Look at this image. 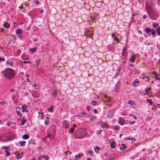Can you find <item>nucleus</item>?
<instances>
[{
	"instance_id": "13",
	"label": "nucleus",
	"mask_w": 160,
	"mask_h": 160,
	"mask_svg": "<svg viewBox=\"0 0 160 160\" xmlns=\"http://www.w3.org/2000/svg\"><path fill=\"white\" fill-rule=\"evenodd\" d=\"M15 154L16 155V158L17 159H19L21 158L22 157V155L20 156L19 152H16Z\"/></svg>"
},
{
	"instance_id": "21",
	"label": "nucleus",
	"mask_w": 160,
	"mask_h": 160,
	"mask_svg": "<svg viewBox=\"0 0 160 160\" xmlns=\"http://www.w3.org/2000/svg\"><path fill=\"white\" fill-rule=\"evenodd\" d=\"M144 30L147 34H148L151 32V29L149 28H147L144 29Z\"/></svg>"
},
{
	"instance_id": "12",
	"label": "nucleus",
	"mask_w": 160,
	"mask_h": 160,
	"mask_svg": "<svg viewBox=\"0 0 160 160\" xmlns=\"http://www.w3.org/2000/svg\"><path fill=\"white\" fill-rule=\"evenodd\" d=\"M135 56L134 54L132 55V57L130 59V60L132 62L134 63L135 62Z\"/></svg>"
},
{
	"instance_id": "10",
	"label": "nucleus",
	"mask_w": 160,
	"mask_h": 160,
	"mask_svg": "<svg viewBox=\"0 0 160 160\" xmlns=\"http://www.w3.org/2000/svg\"><path fill=\"white\" fill-rule=\"evenodd\" d=\"M98 15L97 13H95L93 14H92L91 16H90V18L93 21L95 19L97 18Z\"/></svg>"
},
{
	"instance_id": "54",
	"label": "nucleus",
	"mask_w": 160,
	"mask_h": 160,
	"mask_svg": "<svg viewBox=\"0 0 160 160\" xmlns=\"http://www.w3.org/2000/svg\"><path fill=\"white\" fill-rule=\"evenodd\" d=\"M0 61H5V59L3 58H2V57H0Z\"/></svg>"
},
{
	"instance_id": "37",
	"label": "nucleus",
	"mask_w": 160,
	"mask_h": 160,
	"mask_svg": "<svg viewBox=\"0 0 160 160\" xmlns=\"http://www.w3.org/2000/svg\"><path fill=\"white\" fill-rule=\"evenodd\" d=\"M42 158H44L46 160H48L49 159V157L48 156H46L45 155L41 156Z\"/></svg>"
},
{
	"instance_id": "43",
	"label": "nucleus",
	"mask_w": 160,
	"mask_h": 160,
	"mask_svg": "<svg viewBox=\"0 0 160 160\" xmlns=\"http://www.w3.org/2000/svg\"><path fill=\"white\" fill-rule=\"evenodd\" d=\"M91 103L93 105L95 106L97 104V102L94 100H92L91 101Z\"/></svg>"
},
{
	"instance_id": "30",
	"label": "nucleus",
	"mask_w": 160,
	"mask_h": 160,
	"mask_svg": "<svg viewBox=\"0 0 160 160\" xmlns=\"http://www.w3.org/2000/svg\"><path fill=\"white\" fill-rule=\"evenodd\" d=\"M2 148L4 149H5V150H10L9 149L10 148V147H8V146H5L3 147H2Z\"/></svg>"
},
{
	"instance_id": "64",
	"label": "nucleus",
	"mask_w": 160,
	"mask_h": 160,
	"mask_svg": "<svg viewBox=\"0 0 160 160\" xmlns=\"http://www.w3.org/2000/svg\"><path fill=\"white\" fill-rule=\"evenodd\" d=\"M138 33H139V34H142V32L140 30H139L138 31Z\"/></svg>"
},
{
	"instance_id": "29",
	"label": "nucleus",
	"mask_w": 160,
	"mask_h": 160,
	"mask_svg": "<svg viewBox=\"0 0 160 160\" xmlns=\"http://www.w3.org/2000/svg\"><path fill=\"white\" fill-rule=\"evenodd\" d=\"M100 148L98 146H96L95 148H94V151L95 152L97 153L98 152V151L99 150H100Z\"/></svg>"
},
{
	"instance_id": "27",
	"label": "nucleus",
	"mask_w": 160,
	"mask_h": 160,
	"mask_svg": "<svg viewBox=\"0 0 160 160\" xmlns=\"http://www.w3.org/2000/svg\"><path fill=\"white\" fill-rule=\"evenodd\" d=\"M36 48L35 47L34 48H30L29 50L31 52H36Z\"/></svg>"
},
{
	"instance_id": "2",
	"label": "nucleus",
	"mask_w": 160,
	"mask_h": 160,
	"mask_svg": "<svg viewBox=\"0 0 160 160\" xmlns=\"http://www.w3.org/2000/svg\"><path fill=\"white\" fill-rule=\"evenodd\" d=\"M157 10L156 9H152L150 14L148 13L149 17L152 20H155L157 18Z\"/></svg>"
},
{
	"instance_id": "47",
	"label": "nucleus",
	"mask_w": 160,
	"mask_h": 160,
	"mask_svg": "<svg viewBox=\"0 0 160 160\" xmlns=\"http://www.w3.org/2000/svg\"><path fill=\"white\" fill-rule=\"evenodd\" d=\"M17 113L19 117H22V114L21 113H20V112H17Z\"/></svg>"
},
{
	"instance_id": "58",
	"label": "nucleus",
	"mask_w": 160,
	"mask_h": 160,
	"mask_svg": "<svg viewBox=\"0 0 160 160\" xmlns=\"http://www.w3.org/2000/svg\"><path fill=\"white\" fill-rule=\"evenodd\" d=\"M90 108V107L89 106H87V109L88 110V111H90V110H89V108Z\"/></svg>"
},
{
	"instance_id": "25",
	"label": "nucleus",
	"mask_w": 160,
	"mask_h": 160,
	"mask_svg": "<svg viewBox=\"0 0 160 160\" xmlns=\"http://www.w3.org/2000/svg\"><path fill=\"white\" fill-rule=\"evenodd\" d=\"M6 63L7 64L10 65L11 66H12L13 65L12 62L9 60L6 61Z\"/></svg>"
},
{
	"instance_id": "14",
	"label": "nucleus",
	"mask_w": 160,
	"mask_h": 160,
	"mask_svg": "<svg viewBox=\"0 0 160 160\" xmlns=\"http://www.w3.org/2000/svg\"><path fill=\"white\" fill-rule=\"evenodd\" d=\"M83 155V153H79L78 154V155H76L75 156V158L77 160H78V158H80Z\"/></svg>"
},
{
	"instance_id": "42",
	"label": "nucleus",
	"mask_w": 160,
	"mask_h": 160,
	"mask_svg": "<svg viewBox=\"0 0 160 160\" xmlns=\"http://www.w3.org/2000/svg\"><path fill=\"white\" fill-rule=\"evenodd\" d=\"M21 110L20 108L19 107H18L16 108V112H19Z\"/></svg>"
},
{
	"instance_id": "18",
	"label": "nucleus",
	"mask_w": 160,
	"mask_h": 160,
	"mask_svg": "<svg viewBox=\"0 0 160 160\" xmlns=\"http://www.w3.org/2000/svg\"><path fill=\"white\" fill-rule=\"evenodd\" d=\"M10 26V24H9V23L7 22H5L4 24H3V26L6 28H8Z\"/></svg>"
},
{
	"instance_id": "33",
	"label": "nucleus",
	"mask_w": 160,
	"mask_h": 160,
	"mask_svg": "<svg viewBox=\"0 0 160 160\" xmlns=\"http://www.w3.org/2000/svg\"><path fill=\"white\" fill-rule=\"evenodd\" d=\"M86 113L85 112H82L81 113L79 114V115L80 117H82L83 116H85L86 115Z\"/></svg>"
},
{
	"instance_id": "3",
	"label": "nucleus",
	"mask_w": 160,
	"mask_h": 160,
	"mask_svg": "<svg viewBox=\"0 0 160 160\" xmlns=\"http://www.w3.org/2000/svg\"><path fill=\"white\" fill-rule=\"evenodd\" d=\"M114 113V110H110L108 111V114L107 117L108 118H112L113 115Z\"/></svg>"
},
{
	"instance_id": "41",
	"label": "nucleus",
	"mask_w": 160,
	"mask_h": 160,
	"mask_svg": "<svg viewBox=\"0 0 160 160\" xmlns=\"http://www.w3.org/2000/svg\"><path fill=\"white\" fill-rule=\"evenodd\" d=\"M128 103H130V104L133 105L134 104V102L133 101H132L131 100H129L128 101Z\"/></svg>"
},
{
	"instance_id": "50",
	"label": "nucleus",
	"mask_w": 160,
	"mask_h": 160,
	"mask_svg": "<svg viewBox=\"0 0 160 160\" xmlns=\"http://www.w3.org/2000/svg\"><path fill=\"white\" fill-rule=\"evenodd\" d=\"M129 116H133V117H134V119H137V117H136L135 116L133 115V114H129Z\"/></svg>"
},
{
	"instance_id": "56",
	"label": "nucleus",
	"mask_w": 160,
	"mask_h": 160,
	"mask_svg": "<svg viewBox=\"0 0 160 160\" xmlns=\"http://www.w3.org/2000/svg\"><path fill=\"white\" fill-rule=\"evenodd\" d=\"M94 113L96 114L98 113V111L96 109H94Z\"/></svg>"
},
{
	"instance_id": "26",
	"label": "nucleus",
	"mask_w": 160,
	"mask_h": 160,
	"mask_svg": "<svg viewBox=\"0 0 160 160\" xmlns=\"http://www.w3.org/2000/svg\"><path fill=\"white\" fill-rule=\"evenodd\" d=\"M156 31L157 32L158 35L160 36V27H158L156 29Z\"/></svg>"
},
{
	"instance_id": "51",
	"label": "nucleus",
	"mask_w": 160,
	"mask_h": 160,
	"mask_svg": "<svg viewBox=\"0 0 160 160\" xmlns=\"http://www.w3.org/2000/svg\"><path fill=\"white\" fill-rule=\"evenodd\" d=\"M104 125H105V128H108V127H109L108 125L105 122L104 123Z\"/></svg>"
},
{
	"instance_id": "15",
	"label": "nucleus",
	"mask_w": 160,
	"mask_h": 160,
	"mask_svg": "<svg viewBox=\"0 0 160 160\" xmlns=\"http://www.w3.org/2000/svg\"><path fill=\"white\" fill-rule=\"evenodd\" d=\"M54 107L53 105L50 106V108H48L47 110L48 112H53V111Z\"/></svg>"
},
{
	"instance_id": "5",
	"label": "nucleus",
	"mask_w": 160,
	"mask_h": 160,
	"mask_svg": "<svg viewBox=\"0 0 160 160\" xmlns=\"http://www.w3.org/2000/svg\"><path fill=\"white\" fill-rule=\"evenodd\" d=\"M120 86V82L118 81L116 83L115 87V92H118L119 90V88Z\"/></svg>"
},
{
	"instance_id": "36",
	"label": "nucleus",
	"mask_w": 160,
	"mask_h": 160,
	"mask_svg": "<svg viewBox=\"0 0 160 160\" xmlns=\"http://www.w3.org/2000/svg\"><path fill=\"white\" fill-rule=\"evenodd\" d=\"M88 153L91 156H93V153H92L93 151H92L90 150H88Z\"/></svg>"
},
{
	"instance_id": "20",
	"label": "nucleus",
	"mask_w": 160,
	"mask_h": 160,
	"mask_svg": "<svg viewBox=\"0 0 160 160\" xmlns=\"http://www.w3.org/2000/svg\"><path fill=\"white\" fill-rule=\"evenodd\" d=\"M29 138V136L28 134H25L24 135L22 138L23 139H27Z\"/></svg>"
},
{
	"instance_id": "23",
	"label": "nucleus",
	"mask_w": 160,
	"mask_h": 160,
	"mask_svg": "<svg viewBox=\"0 0 160 160\" xmlns=\"http://www.w3.org/2000/svg\"><path fill=\"white\" fill-rule=\"evenodd\" d=\"M23 31L21 29H18L17 30L16 33L17 35H19L22 33Z\"/></svg>"
},
{
	"instance_id": "24",
	"label": "nucleus",
	"mask_w": 160,
	"mask_h": 160,
	"mask_svg": "<svg viewBox=\"0 0 160 160\" xmlns=\"http://www.w3.org/2000/svg\"><path fill=\"white\" fill-rule=\"evenodd\" d=\"M151 31L152 32V35L153 37L156 34L155 30L154 29L152 28Z\"/></svg>"
},
{
	"instance_id": "32",
	"label": "nucleus",
	"mask_w": 160,
	"mask_h": 160,
	"mask_svg": "<svg viewBox=\"0 0 160 160\" xmlns=\"http://www.w3.org/2000/svg\"><path fill=\"white\" fill-rule=\"evenodd\" d=\"M147 102H148L151 105H152L153 104L152 102V101L151 99H147Z\"/></svg>"
},
{
	"instance_id": "48",
	"label": "nucleus",
	"mask_w": 160,
	"mask_h": 160,
	"mask_svg": "<svg viewBox=\"0 0 160 160\" xmlns=\"http://www.w3.org/2000/svg\"><path fill=\"white\" fill-rule=\"evenodd\" d=\"M23 62L24 63H25V64L27 63H29L30 64H31V62L30 61H24Z\"/></svg>"
},
{
	"instance_id": "53",
	"label": "nucleus",
	"mask_w": 160,
	"mask_h": 160,
	"mask_svg": "<svg viewBox=\"0 0 160 160\" xmlns=\"http://www.w3.org/2000/svg\"><path fill=\"white\" fill-rule=\"evenodd\" d=\"M12 123V122H8L7 123V125L8 126H10V125H11V123Z\"/></svg>"
},
{
	"instance_id": "34",
	"label": "nucleus",
	"mask_w": 160,
	"mask_h": 160,
	"mask_svg": "<svg viewBox=\"0 0 160 160\" xmlns=\"http://www.w3.org/2000/svg\"><path fill=\"white\" fill-rule=\"evenodd\" d=\"M155 78L158 80H160V75L159 74H157L155 76Z\"/></svg>"
},
{
	"instance_id": "38",
	"label": "nucleus",
	"mask_w": 160,
	"mask_h": 160,
	"mask_svg": "<svg viewBox=\"0 0 160 160\" xmlns=\"http://www.w3.org/2000/svg\"><path fill=\"white\" fill-rule=\"evenodd\" d=\"M41 60L40 59H38L36 61V64L38 66L40 63Z\"/></svg>"
},
{
	"instance_id": "19",
	"label": "nucleus",
	"mask_w": 160,
	"mask_h": 160,
	"mask_svg": "<svg viewBox=\"0 0 160 160\" xmlns=\"http://www.w3.org/2000/svg\"><path fill=\"white\" fill-rule=\"evenodd\" d=\"M58 91L57 90H55L52 94V96L54 97V98H55L56 97V96L58 94Z\"/></svg>"
},
{
	"instance_id": "4",
	"label": "nucleus",
	"mask_w": 160,
	"mask_h": 160,
	"mask_svg": "<svg viewBox=\"0 0 160 160\" xmlns=\"http://www.w3.org/2000/svg\"><path fill=\"white\" fill-rule=\"evenodd\" d=\"M112 37L117 43H119L120 42L119 38H117V36L115 33H111Z\"/></svg>"
},
{
	"instance_id": "59",
	"label": "nucleus",
	"mask_w": 160,
	"mask_h": 160,
	"mask_svg": "<svg viewBox=\"0 0 160 160\" xmlns=\"http://www.w3.org/2000/svg\"><path fill=\"white\" fill-rule=\"evenodd\" d=\"M131 140L132 141H135V139L133 138H132L131 139Z\"/></svg>"
},
{
	"instance_id": "63",
	"label": "nucleus",
	"mask_w": 160,
	"mask_h": 160,
	"mask_svg": "<svg viewBox=\"0 0 160 160\" xmlns=\"http://www.w3.org/2000/svg\"><path fill=\"white\" fill-rule=\"evenodd\" d=\"M43 12V10L42 9H41L39 11V12L41 13H42Z\"/></svg>"
},
{
	"instance_id": "1",
	"label": "nucleus",
	"mask_w": 160,
	"mask_h": 160,
	"mask_svg": "<svg viewBox=\"0 0 160 160\" xmlns=\"http://www.w3.org/2000/svg\"><path fill=\"white\" fill-rule=\"evenodd\" d=\"M4 76L8 79H12L15 76V72L12 69L7 68L2 72Z\"/></svg>"
},
{
	"instance_id": "46",
	"label": "nucleus",
	"mask_w": 160,
	"mask_h": 160,
	"mask_svg": "<svg viewBox=\"0 0 160 160\" xmlns=\"http://www.w3.org/2000/svg\"><path fill=\"white\" fill-rule=\"evenodd\" d=\"M135 122V121H134L133 122L130 121L129 122V124L130 125L133 124H134V122Z\"/></svg>"
},
{
	"instance_id": "49",
	"label": "nucleus",
	"mask_w": 160,
	"mask_h": 160,
	"mask_svg": "<svg viewBox=\"0 0 160 160\" xmlns=\"http://www.w3.org/2000/svg\"><path fill=\"white\" fill-rule=\"evenodd\" d=\"M114 129L116 130H118L119 129V127L118 126H114Z\"/></svg>"
},
{
	"instance_id": "28",
	"label": "nucleus",
	"mask_w": 160,
	"mask_h": 160,
	"mask_svg": "<svg viewBox=\"0 0 160 160\" xmlns=\"http://www.w3.org/2000/svg\"><path fill=\"white\" fill-rule=\"evenodd\" d=\"M26 120L24 119H23L21 120V125L22 126L26 122Z\"/></svg>"
},
{
	"instance_id": "8",
	"label": "nucleus",
	"mask_w": 160,
	"mask_h": 160,
	"mask_svg": "<svg viewBox=\"0 0 160 160\" xmlns=\"http://www.w3.org/2000/svg\"><path fill=\"white\" fill-rule=\"evenodd\" d=\"M21 109L22 110V112H26L27 113L29 112L28 110H27V108L26 105L22 106Z\"/></svg>"
},
{
	"instance_id": "44",
	"label": "nucleus",
	"mask_w": 160,
	"mask_h": 160,
	"mask_svg": "<svg viewBox=\"0 0 160 160\" xmlns=\"http://www.w3.org/2000/svg\"><path fill=\"white\" fill-rule=\"evenodd\" d=\"M102 131V129L97 131H96V133L97 134H100L101 133V132Z\"/></svg>"
},
{
	"instance_id": "17",
	"label": "nucleus",
	"mask_w": 160,
	"mask_h": 160,
	"mask_svg": "<svg viewBox=\"0 0 160 160\" xmlns=\"http://www.w3.org/2000/svg\"><path fill=\"white\" fill-rule=\"evenodd\" d=\"M139 82V81L137 79H135L134 82H133V85L134 87H136L137 85H136V83H138Z\"/></svg>"
},
{
	"instance_id": "52",
	"label": "nucleus",
	"mask_w": 160,
	"mask_h": 160,
	"mask_svg": "<svg viewBox=\"0 0 160 160\" xmlns=\"http://www.w3.org/2000/svg\"><path fill=\"white\" fill-rule=\"evenodd\" d=\"M51 136H52V134H48L47 136L45 138H49Z\"/></svg>"
},
{
	"instance_id": "39",
	"label": "nucleus",
	"mask_w": 160,
	"mask_h": 160,
	"mask_svg": "<svg viewBox=\"0 0 160 160\" xmlns=\"http://www.w3.org/2000/svg\"><path fill=\"white\" fill-rule=\"evenodd\" d=\"M74 130V128H71L70 130L69 131V133H72Z\"/></svg>"
},
{
	"instance_id": "57",
	"label": "nucleus",
	"mask_w": 160,
	"mask_h": 160,
	"mask_svg": "<svg viewBox=\"0 0 160 160\" xmlns=\"http://www.w3.org/2000/svg\"><path fill=\"white\" fill-rule=\"evenodd\" d=\"M14 91H15V90H14V89H11V90H10V92L11 93H13L14 92Z\"/></svg>"
},
{
	"instance_id": "31",
	"label": "nucleus",
	"mask_w": 160,
	"mask_h": 160,
	"mask_svg": "<svg viewBox=\"0 0 160 160\" xmlns=\"http://www.w3.org/2000/svg\"><path fill=\"white\" fill-rule=\"evenodd\" d=\"M159 24L158 23H154L152 24V26L154 28H155L159 26Z\"/></svg>"
},
{
	"instance_id": "22",
	"label": "nucleus",
	"mask_w": 160,
	"mask_h": 160,
	"mask_svg": "<svg viewBox=\"0 0 160 160\" xmlns=\"http://www.w3.org/2000/svg\"><path fill=\"white\" fill-rule=\"evenodd\" d=\"M26 142L25 141H19V143L20 144V145L22 146H24L25 145Z\"/></svg>"
},
{
	"instance_id": "35",
	"label": "nucleus",
	"mask_w": 160,
	"mask_h": 160,
	"mask_svg": "<svg viewBox=\"0 0 160 160\" xmlns=\"http://www.w3.org/2000/svg\"><path fill=\"white\" fill-rule=\"evenodd\" d=\"M143 78L145 79V80L147 82H148L150 79L149 77H144Z\"/></svg>"
},
{
	"instance_id": "55",
	"label": "nucleus",
	"mask_w": 160,
	"mask_h": 160,
	"mask_svg": "<svg viewBox=\"0 0 160 160\" xmlns=\"http://www.w3.org/2000/svg\"><path fill=\"white\" fill-rule=\"evenodd\" d=\"M45 124L46 125H48L49 124V122L48 121H45Z\"/></svg>"
},
{
	"instance_id": "7",
	"label": "nucleus",
	"mask_w": 160,
	"mask_h": 160,
	"mask_svg": "<svg viewBox=\"0 0 160 160\" xmlns=\"http://www.w3.org/2000/svg\"><path fill=\"white\" fill-rule=\"evenodd\" d=\"M80 132L78 133L75 136V138L77 139H82V138L84 137L85 136V134L84 135H80L81 134Z\"/></svg>"
},
{
	"instance_id": "9",
	"label": "nucleus",
	"mask_w": 160,
	"mask_h": 160,
	"mask_svg": "<svg viewBox=\"0 0 160 160\" xmlns=\"http://www.w3.org/2000/svg\"><path fill=\"white\" fill-rule=\"evenodd\" d=\"M118 122L120 124L123 125L125 123V120L122 118H119Z\"/></svg>"
},
{
	"instance_id": "62",
	"label": "nucleus",
	"mask_w": 160,
	"mask_h": 160,
	"mask_svg": "<svg viewBox=\"0 0 160 160\" xmlns=\"http://www.w3.org/2000/svg\"><path fill=\"white\" fill-rule=\"evenodd\" d=\"M157 3L158 5H160V0H158L157 1Z\"/></svg>"
},
{
	"instance_id": "11",
	"label": "nucleus",
	"mask_w": 160,
	"mask_h": 160,
	"mask_svg": "<svg viewBox=\"0 0 160 160\" xmlns=\"http://www.w3.org/2000/svg\"><path fill=\"white\" fill-rule=\"evenodd\" d=\"M116 146V144L115 141L114 140L112 141L110 144L111 147L112 148H115Z\"/></svg>"
},
{
	"instance_id": "6",
	"label": "nucleus",
	"mask_w": 160,
	"mask_h": 160,
	"mask_svg": "<svg viewBox=\"0 0 160 160\" xmlns=\"http://www.w3.org/2000/svg\"><path fill=\"white\" fill-rule=\"evenodd\" d=\"M69 125L68 122L67 120L64 121L62 123V127L65 128H67L69 127Z\"/></svg>"
},
{
	"instance_id": "40",
	"label": "nucleus",
	"mask_w": 160,
	"mask_h": 160,
	"mask_svg": "<svg viewBox=\"0 0 160 160\" xmlns=\"http://www.w3.org/2000/svg\"><path fill=\"white\" fill-rule=\"evenodd\" d=\"M33 2L35 3L36 5H38L39 4V1L37 0H33Z\"/></svg>"
},
{
	"instance_id": "16",
	"label": "nucleus",
	"mask_w": 160,
	"mask_h": 160,
	"mask_svg": "<svg viewBox=\"0 0 160 160\" xmlns=\"http://www.w3.org/2000/svg\"><path fill=\"white\" fill-rule=\"evenodd\" d=\"M126 148V146L125 144H121V147L120 148V149L121 151H123Z\"/></svg>"
},
{
	"instance_id": "45",
	"label": "nucleus",
	"mask_w": 160,
	"mask_h": 160,
	"mask_svg": "<svg viewBox=\"0 0 160 160\" xmlns=\"http://www.w3.org/2000/svg\"><path fill=\"white\" fill-rule=\"evenodd\" d=\"M5 152H6V154L8 156L10 155V153L9 151H7V150H5Z\"/></svg>"
},
{
	"instance_id": "61",
	"label": "nucleus",
	"mask_w": 160,
	"mask_h": 160,
	"mask_svg": "<svg viewBox=\"0 0 160 160\" xmlns=\"http://www.w3.org/2000/svg\"><path fill=\"white\" fill-rule=\"evenodd\" d=\"M26 77L27 78H28L30 77V75L29 74H27L26 75Z\"/></svg>"
},
{
	"instance_id": "60",
	"label": "nucleus",
	"mask_w": 160,
	"mask_h": 160,
	"mask_svg": "<svg viewBox=\"0 0 160 160\" xmlns=\"http://www.w3.org/2000/svg\"><path fill=\"white\" fill-rule=\"evenodd\" d=\"M147 16H146V15H144L143 16H142V18L144 19H145V18L146 17H147Z\"/></svg>"
}]
</instances>
